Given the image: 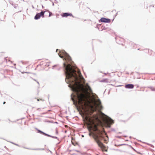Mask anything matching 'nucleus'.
<instances>
[{
    "mask_svg": "<svg viewBox=\"0 0 155 155\" xmlns=\"http://www.w3.org/2000/svg\"><path fill=\"white\" fill-rule=\"evenodd\" d=\"M65 67L67 79L66 82L72 87L73 90L76 93V96L72 97L71 99L75 105H78L81 108L84 112L82 117L83 121L86 124H91L93 123L94 120H98V113L103 115L104 114L101 111L103 107L99 100L97 101V103H95L88 108V91H92L91 87L87 86L84 88L83 85L80 83L81 81L78 77L76 71L73 69L71 65H68L64 64Z\"/></svg>",
    "mask_w": 155,
    "mask_h": 155,
    "instance_id": "1",
    "label": "nucleus"
},
{
    "mask_svg": "<svg viewBox=\"0 0 155 155\" xmlns=\"http://www.w3.org/2000/svg\"><path fill=\"white\" fill-rule=\"evenodd\" d=\"M100 121L99 119L98 120H94L93 123L91 124H87L91 128L93 129L94 131H96L95 133L94 134L93 138L95 141L97 142L99 146L102 149L103 151H107L105 150V147L103 144L100 141V140H102L104 137V131L99 130L97 127V126L95 124L96 122H98Z\"/></svg>",
    "mask_w": 155,
    "mask_h": 155,
    "instance_id": "2",
    "label": "nucleus"
},
{
    "mask_svg": "<svg viewBox=\"0 0 155 155\" xmlns=\"http://www.w3.org/2000/svg\"><path fill=\"white\" fill-rule=\"evenodd\" d=\"M45 12L44 11H42L40 13H37L35 17V19L37 20L39 19L41 17L42 18L44 17V13Z\"/></svg>",
    "mask_w": 155,
    "mask_h": 155,
    "instance_id": "3",
    "label": "nucleus"
},
{
    "mask_svg": "<svg viewBox=\"0 0 155 155\" xmlns=\"http://www.w3.org/2000/svg\"><path fill=\"white\" fill-rule=\"evenodd\" d=\"M100 21L102 22L105 23H110V20L108 18H102L100 20Z\"/></svg>",
    "mask_w": 155,
    "mask_h": 155,
    "instance_id": "4",
    "label": "nucleus"
},
{
    "mask_svg": "<svg viewBox=\"0 0 155 155\" xmlns=\"http://www.w3.org/2000/svg\"><path fill=\"white\" fill-rule=\"evenodd\" d=\"M67 53L63 51H60V52L58 53V55L59 57L61 58H64V57L66 56Z\"/></svg>",
    "mask_w": 155,
    "mask_h": 155,
    "instance_id": "5",
    "label": "nucleus"
},
{
    "mask_svg": "<svg viewBox=\"0 0 155 155\" xmlns=\"http://www.w3.org/2000/svg\"><path fill=\"white\" fill-rule=\"evenodd\" d=\"M61 15L62 17H67L68 16H73V15L72 14L68 13H63V14Z\"/></svg>",
    "mask_w": 155,
    "mask_h": 155,
    "instance_id": "6",
    "label": "nucleus"
},
{
    "mask_svg": "<svg viewBox=\"0 0 155 155\" xmlns=\"http://www.w3.org/2000/svg\"><path fill=\"white\" fill-rule=\"evenodd\" d=\"M107 123L109 127H110V125L114 123V121L111 119H109L107 120Z\"/></svg>",
    "mask_w": 155,
    "mask_h": 155,
    "instance_id": "7",
    "label": "nucleus"
},
{
    "mask_svg": "<svg viewBox=\"0 0 155 155\" xmlns=\"http://www.w3.org/2000/svg\"><path fill=\"white\" fill-rule=\"evenodd\" d=\"M64 58L66 61H69L71 60L70 57L67 54H66V56L64 57Z\"/></svg>",
    "mask_w": 155,
    "mask_h": 155,
    "instance_id": "8",
    "label": "nucleus"
},
{
    "mask_svg": "<svg viewBox=\"0 0 155 155\" xmlns=\"http://www.w3.org/2000/svg\"><path fill=\"white\" fill-rule=\"evenodd\" d=\"M125 87L127 88H133L134 87V85L132 84H128L125 86Z\"/></svg>",
    "mask_w": 155,
    "mask_h": 155,
    "instance_id": "9",
    "label": "nucleus"
},
{
    "mask_svg": "<svg viewBox=\"0 0 155 155\" xmlns=\"http://www.w3.org/2000/svg\"><path fill=\"white\" fill-rule=\"evenodd\" d=\"M71 142L72 144H73L74 146H76L78 144L77 143L74 141V140H73L72 138V139Z\"/></svg>",
    "mask_w": 155,
    "mask_h": 155,
    "instance_id": "10",
    "label": "nucleus"
},
{
    "mask_svg": "<svg viewBox=\"0 0 155 155\" xmlns=\"http://www.w3.org/2000/svg\"><path fill=\"white\" fill-rule=\"evenodd\" d=\"M78 76L80 79L81 80H84V78H83L82 76L81 73H80V74H78Z\"/></svg>",
    "mask_w": 155,
    "mask_h": 155,
    "instance_id": "11",
    "label": "nucleus"
},
{
    "mask_svg": "<svg viewBox=\"0 0 155 155\" xmlns=\"http://www.w3.org/2000/svg\"><path fill=\"white\" fill-rule=\"evenodd\" d=\"M145 51L146 52H148V53H150V54H151V53L152 52V51L151 50H149V49H146L145 50Z\"/></svg>",
    "mask_w": 155,
    "mask_h": 155,
    "instance_id": "12",
    "label": "nucleus"
},
{
    "mask_svg": "<svg viewBox=\"0 0 155 155\" xmlns=\"http://www.w3.org/2000/svg\"><path fill=\"white\" fill-rule=\"evenodd\" d=\"M38 131L39 133H40L42 134H44L45 135H47V134H45V133H44V132H43L41 131L40 130H38Z\"/></svg>",
    "mask_w": 155,
    "mask_h": 155,
    "instance_id": "13",
    "label": "nucleus"
},
{
    "mask_svg": "<svg viewBox=\"0 0 155 155\" xmlns=\"http://www.w3.org/2000/svg\"><path fill=\"white\" fill-rule=\"evenodd\" d=\"M49 17H50V16H51V15L52 13H51V12H49Z\"/></svg>",
    "mask_w": 155,
    "mask_h": 155,
    "instance_id": "14",
    "label": "nucleus"
},
{
    "mask_svg": "<svg viewBox=\"0 0 155 155\" xmlns=\"http://www.w3.org/2000/svg\"><path fill=\"white\" fill-rule=\"evenodd\" d=\"M37 100L38 101H39L40 100H41V101H43L44 100H42V99H37Z\"/></svg>",
    "mask_w": 155,
    "mask_h": 155,
    "instance_id": "15",
    "label": "nucleus"
},
{
    "mask_svg": "<svg viewBox=\"0 0 155 155\" xmlns=\"http://www.w3.org/2000/svg\"><path fill=\"white\" fill-rule=\"evenodd\" d=\"M78 74H79L80 73H81L79 70L78 71Z\"/></svg>",
    "mask_w": 155,
    "mask_h": 155,
    "instance_id": "16",
    "label": "nucleus"
},
{
    "mask_svg": "<svg viewBox=\"0 0 155 155\" xmlns=\"http://www.w3.org/2000/svg\"><path fill=\"white\" fill-rule=\"evenodd\" d=\"M5 102H3V104H5Z\"/></svg>",
    "mask_w": 155,
    "mask_h": 155,
    "instance_id": "17",
    "label": "nucleus"
},
{
    "mask_svg": "<svg viewBox=\"0 0 155 155\" xmlns=\"http://www.w3.org/2000/svg\"><path fill=\"white\" fill-rule=\"evenodd\" d=\"M58 49H57L56 50V52H58Z\"/></svg>",
    "mask_w": 155,
    "mask_h": 155,
    "instance_id": "18",
    "label": "nucleus"
},
{
    "mask_svg": "<svg viewBox=\"0 0 155 155\" xmlns=\"http://www.w3.org/2000/svg\"><path fill=\"white\" fill-rule=\"evenodd\" d=\"M14 27H15V25H14Z\"/></svg>",
    "mask_w": 155,
    "mask_h": 155,
    "instance_id": "19",
    "label": "nucleus"
}]
</instances>
